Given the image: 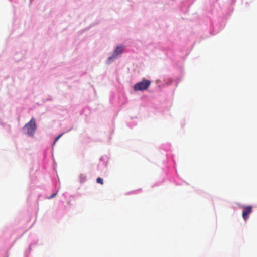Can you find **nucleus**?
<instances>
[{"mask_svg":"<svg viewBox=\"0 0 257 257\" xmlns=\"http://www.w3.org/2000/svg\"><path fill=\"white\" fill-rule=\"evenodd\" d=\"M151 84V81L147 80H144L141 82L136 83L134 89L135 91H142L147 89Z\"/></svg>","mask_w":257,"mask_h":257,"instance_id":"1","label":"nucleus"},{"mask_svg":"<svg viewBox=\"0 0 257 257\" xmlns=\"http://www.w3.org/2000/svg\"><path fill=\"white\" fill-rule=\"evenodd\" d=\"M242 208V217L245 221H246L252 211V208L251 206H243Z\"/></svg>","mask_w":257,"mask_h":257,"instance_id":"2","label":"nucleus"},{"mask_svg":"<svg viewBox=\"0 0 257 257\" xmlns=\"http://www.w3.org/2000/svg\"><path fill=\"white\" fill-rule=\"evenodd\" d=\"M124 49V47L122 45H121L120 46H118L116 47L115 50L114 51L113 55L111 57H110L108 58V60L109 61H110V60L112 59H114L116 58V57L118 55L121 54L122 52L123 51Z\"/></svg>","mask_w":257,"mask_h":257,"instance_id":"3","label":"nucleus"},{"mask_svg":"<svg viewBox=\"0 0 257 257\" xmlns=\"http://www.w3.org/2000/svg\"><path fill=\"white\" fill-rule=\"evenodd\" d=\"M23 131L25 134L28 135H31L32 134V119L23 127Z\"/></svg>","mask_w":257,"mask_h":257,"instance_id":"4","label":"nucleus"},{"mask_svg":"<svg viewBox=\"0 0 257 257\" xmlns=\"http://www.w3.org/2000/svg\"><path fill=\"white\" fill-rule=\"evenodd\" d=\"M96 182L97 183H99L101 185L103 184V179L100 178V177H98L97 178V180H96Z\"/></svg>","mask_w":257,"mask_h":257,"instance_id":"5","label":"nucleus"},{"mask_svg":"<svg viewBox=\"0 0 257 257\" xmlns=\"http://www.w3.org/2000/svg\"><path fill=\"white\" fill-rule=\"evenodd\" d=\"M62 136V134L59 135L57 137V138L55 139L54 144H55L58 140Z\"/></svg>","mask_w":257,"mask_h":257,"instance_id":"6","label":"nucleus"},{"mask_svg":"<svg viewBox=\"0 0 257 257\" xmlns=\"http://www.w3.org/2000/svg\"><path fill=\"white\" fill-rule=\"evenodd\" d=\"M56 195H57V192L54 193L52 194V195H51L49 197V199L53 198H54V197H55V196H56Z\"/></svg>","mask_w":257,"mask_h":257,"instance_id":"7","label":"nucleus"},{"mask_svg":"<svg viewBox=\"0 0 257 257\" xmlns=\"http://www.w3.org/2000/svg\"><path fill=\"white\" fill-rule=\"evenodd\" d=\"M33 131L35 129V124L33 122Z\"/></svg>","mask_w":257,"mask_h":257,"instance_id":"8","label":"nucleus"}]
</instances>
